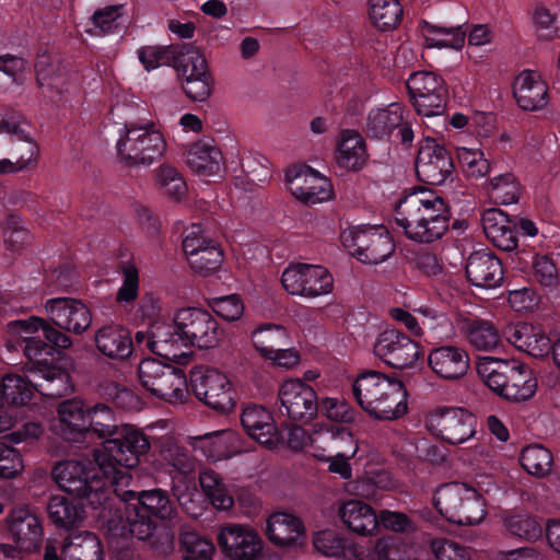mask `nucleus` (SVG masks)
Returning a JSON list of instances; mask_svg holds the SVG:
<instances>
[{
  "mask_svg": "<svg viewBox=\"0 0 560 560\" xmlns=\"http://www.w3.org/2000/svg\"><path fill=\"white\" fill-rule=\"evenodd\" d=\"M27 67L28 62L20 56L11 54L0 56V71L12 78V81L18 85L25 83Z\"/></svg>",
  "mask_w": 560,
  "mask_h": 560,
  "instance_id": "obj_64",
  "label": "nucleus"
},
{
  "mask_svg": "<svg viewBox=\"0 0 560 560\" xmlns=\"http://www.w3.org/2000/svg\"><path fill=\"white\" fill-rule=\"evenodd\" d=\"M180 545L187 552L183 559L190 560H212L214 552L213 544L198 535L195 532H182L179 536Z\"/></svg>",
  "mask_w": 560,
  "mask_h": 560,
  "instance_id": "obj_55",
  "label": "nucleus"
},
{
  "mask_svg": "<svg viewBox=\"0 0 560 560\" xmlns=\"http://www.w3.org/2000/svg\"><path fill=\"white\" fill-rule=\"evenodd\" d=\"M45 308L58 328L80 335L91 326V312L80 300L70 298L50 299L46 302Z\"/></svg>",
  "mask_w": 560,
  "mask_h": 560,
  "instance_id": "obj_21",
  "label": "nucleus"
},
{
  "mask_svg": "<svg viewBox=\"0 0 560 560\" xmlns=\"http://www.w3.org/2000/svg\"><path fill=\"white\" fill-rule=\"evenodd\" d=\"M421 314V327L423 334L427 332L431 338H448L452 332V322L448 316L429 306H421L417 310Z\"/></svg>",
  "mask_w": 560,
  "mask_h": 560,
  "instance_id": "obj_50",
  "label": "nucleus"
},
{
  "mask_svg": "<svg viewBox=\"0 0 560 560\" xmlns=\"http://www.w3.org/2000/svg\"><path fill=\"white\" fill-rule=\"evenodd\" d=\"M340 238L352 256L363 264H381L395 250L390 234L382 228H350L341 233Z\"/></svg>",
  "mask_w": 560,
  "mask_h": 560,
  "instance_id": "obj_13",
  "label": "nucleus"
},
{
  "mask_svg": "<svg viewBox=\"0 0 560 560\" xmlns=\"http://www.w3.org/2000/svg\"><path fill=\"white\" fill-rule=\"evenodd\" d=\"M65 560H103V548L100 539L91 533L77 538L63 549Z\"/></svg>",
  "mask_w": 560,
  "mask_h": 560,
  "instance_id": "obj_48",
  "label": "nucleus"
},
{
  "mask_svg": "<svg viewBox=\"0 0 560 560\" xmlns=\"http://www.w3.org/2000/svg\"><path fill=\"white\" fill-rule=\"evenodd\" d=\"M467 279L480 288L499 287L503 280V268L500 259L490 252L472 253L466 264Z\"/></svg>",
  "mask_w": 560,
  "mask_h": 560,
  "instance_id": "obj_26",
  "label": "nucleus"
},
{
  "mask_svg": "<svg viewBox=\"0 0 560 560\" xmlns=\"http://www.w3.org/2000/svg\"><path fill=\"white\" fill-rule=\"evenodd\" d=\"M281 282L287 292L305 298H317L332 290L334 280L319 265L293 264L284 269Z\"/></svg>",
  "mask_w": 560,
  "mask_h": 560,
  "instance_id": "obj_16",
  "label": "nucleus"
},
{
  "mask_svg": "<svg viewBox=\"0 0 560 560\" xmlns=\"http://www.w3.org/2000/svg\"><path fill=\"white\" fill-rule=\"evenodd\" d=\"M477 372L493 393L510 402L526 401L537 390L533 371L515 360L486 357L478 362Z\"/></svg>",
  "mask_w": 560,
  "mask_h": 560,
  "instance_id": "obj_5",
  "label": "nucleus"
},
{
  "mask_svg": "<svg viewBox=\"0 0 560 560\" xmlns=\"http://www.w3.org/2000/svg\"><path fill=\"white\" fill-rule=\"evenodd\" d=\"M221 151L209 141L199 140L187 151V164L192 172L201 176H212L220 172L222 164Z\"/></svg>",
  "mask_w": 560,
  "mask_h": 560,
  "instance_id": "obj_35",
  "label": "nucleus"
},
{
  "mask_svg": "<svg viewBox=\"0 0 560 560\" xmlns=\"http://www.w3.org/2000/svg\"><path fill=\"white\" fill-rule=\"evenodd\" d=\"M374 353L395 369L412 366L420 354L418 343L395 329L385 330L378 336Z\"/></svg>",
  "mask_w": 560,
  "mask_h": 560,
  "instance_id": "obj_20",
  "label": "nucleus"
},
{
  "mask_svg": "<svg viewBox=\"0 0 560 560\" xmlns=\"http://www.w3.org/2000/svg\"><path fill=\"white\" fill-rule=\"evenodd\" d=\"M513 94L524 110H539L548 103L547 84L534 71H523L516 77Z\"/></svg>",
  "mask_w": 560,
  "mask_h": 560,
  "instance_id": "obj_28",
  "label": "nucleus"
},
{
  "mask_svg": "<svg viewBox=\"0 0 560 560\" xmlns=\"http://www.w3.org/2000/svg\"><path fill=\"white\" fill-rule=\"evenodd\" d=\"M411 100L419 115L424 117L440 116L445 112L447 91L440 94L411 96Z\"/></svg>",
  "mask_w": 560,
  "mask_h": 560,
  "instance_id": "obj_60",
  "label": "nucleus"
},
{
  "mask_svg": "<svg viewBox=\"0 0 560 560\" xmlns=\"http://www.w3.org/2000/svg\"><path fill=\"white\" fill-rule=\"evenodd\" d=\"M173 68L188 98L195 102L208 100L213 90V78L205 56L190 44H183Z\"/></svg>",
  "mask_w": 560,
  "mask_h": 560,
  "instance_id": "obj_10",
  "label": "nucleus"
},
{
  "mask_svg": "<svg viewBox=\"0 0 560 560\" xmlns=\"http://www.w3.org/2000/svg\"><path fill=\"white\" fill-rule=\"evenodd\" d=\"M159 455L175 471L189 475L196 469L197 460L190 451L179 445L174 439L163 436L159 440Z\"/></svg>",
  "mask_w": 560,
  "mask_h": 560,
  "instance_id": "obj_40",
  "label": "nucleus"
},
{
  "mask_svg": "<svg viewBox=\"0 0 560 560\" xmlns=\"http://www.w3.org/2000/svg\"><path fill=\"white\" fill-rule=\"evenodd\" d=\"M46 509L50 521L58 528L72 529L83 518V510L62 495L50 498Z\"/></svg>",
  "mask_w": 560,
  "mask_h": 560,
  "instance_id": "obj_44",
  "label": "nucleus"
},
{
  "mask_svg": "<svg viewBox=\"0 0 560 560\" xmlns=\"http://www.w3.org/2000/svg\"><path fill=\"white\" fill-rule=\"evenodd\" d=\"M138 380L152 395L168 402H183L187 394L184 373L156 359H144L138 365Z\"/></svg>",
  "mask_w": 560,
  "mask_h": 560,
  "instance_id": "obj_11",
  "label": "nucleus"
},
{
  "mask_svg": "<svg viewBox=\"0 0 560 560\" xmlns=\"http://www.w3.org/2000/svg\"><path fill=\"white\" fill-rule=\"evenodd\" d=\"M533 276L537 282L547 288L558 284V270L547 256H537L533 261Z\"/></svg>",
  "mask_w": 560,
  "mask_h": 560,
  "instance_id": "obj_63",
  "label": "nucleus"
},
{
  "mask_svg": "<svg viewBox=\"0 0 560 560\" xmlns=\"http://www.w3.org/2000/svg\"><path fill=\"white\" fill-rule=\"evenodd\" d=\"M13 325L21 332L37 331L40 328L47 341L59 349H68L72 343L71 339L66 334L38 317L16 320Z\"/></svg>",
  "mask_w": 560,
  "mask_h": 560,
  "instance_id": "obj_51",
  "label": "nucleus"
},
{
  "mask_svg": "<svg viewBox=\"0 0 560 560\" xmlns=\"http://www.w3.org/2000/svg\"><path fill=\"white\" fill-rule=\"evenodd\" d=\"M477 424L476 416L460 407H435L425 419L430 433L450 445H460L472 440Z\"/></svg>",
  "mask_w": 560,
  "mask_h": 560,
  "instance_id": "obj_12",
  "label": "nucleus"
},
{
  "mask_svg": "<svg viewBox=\"0 0 560 560\" xmlns=\"http://www.w3.org/2000/svg\"><path fill=\"white\" fill-rule=\"evenodd\" d=\"M120 7L119 5H110L104 9L97 10L94 12L92 16L93 24L95 28L98 30L97 34H110L115 33L119 26Z\"/></svg>",
  "mask_w": 560,
  "mask_h": 560,
  "instance_id": "obj_62",
  "label": "nucleus"
},
{
  "mask_svg": "<svg viewBox=\"0 0 560 560\" xmlns=\"http://www.w3.org/2000/svg\"><path fill=\"white\" fill-rule=\"evenodd\" d=\"M428 362L438 376L450 381L462 378L469 369L467 351L457 346H442L433 349Z\"/></svg>",
  "mask_w": 560,
  "mask_h": 560,
  "instance_id": "obj_23",
  "label": "nucleus"
},
{
  "mask_svg": "<svg viewBox=\"0 0 560 560\" xmlns=\"http://www.w3.org/2000/svg\"><path fill=\"white\" fill-rule=\"evenodd\" d=\"M185 345L176 315L172 323L154 322L151 324V352L167 360H178L185 352Z\"/></svg>",
  "mask_w": 560,
  "mask_h": 560,
  "instance_id": "obj_27",
  "label": "nucleus"
},
{
  "mask_svg": "<svg viewBox=\"0 0 560 560\" xmlns=\"http://www.w3.org/2000/svg\"><path fill=\"white\" fill-rule=\"evenodd\" d=\"M241 422L250 438L261 444L273 443L277 428L272 415L265 407L253 405L244 408Z\"/></svg>",
  "mask_w": 560,
  "mask_h": 560,
  "instance_id": "obj_33",
  "label": "nucleus"
},
{
  "mask_svg": "<svg viewBox=\"0 0 560 560\" xmlns=\"http://www.w3.org/2000/svg\"><path fill=\"white\" fill-rule=\"evenodd\" d=\"M250 339L257 352L266 359L271 358L275 351L281 350V347L288 346L289 334L280 325L264 324L252 331Z\"/></svg>",
  "mask_w": 560,
  "mask_h": 560,
  "instance_id": "obj_38",
  "label": "nucleus"
},
{
  "mask_svg": "<svg viewBox=\"0 0 560 560\" xmlns=\"http://www.w3.org/2000/svg\"><path fill=\"white\" fill-rule=\"evenodd\" d=\"M279 411L292 421L308 422L317 413L318 404L315 390L301 380H288L278 390Z\"/></svg>",
  "mask_w": 560,
  "mask_h": 560,
  "instance_id": "obj_17",
  "label": "nucleus"
},
{
  "mask_svg": "<svg viewBox=\"0 0 560 560\" xmlns=\"http://www.w3.org/2000/svg\"><path fill=\"white\" fill-rule=\"evenodd\" d=\"M407 89L410 96L445 93L447 90L444 80L431 71L412 73L407 80Z\"/></svg>",
  "mask_w": 560,
  "mask_h": 560,
  "instance_id": "obj_54",
  "label": "nucleus"
},
{
  "mask_svg": "<svg viewBox=\"0 0 560 560\" xmlns=\"http://www.w3.org/2000/svg\"><path fill=\"white\" fill-rule=\"evenodd\" d=\"M218 545L230 560H257L262 556L264 542L249 526L231 524L220 529Z\"/></svg>",
  "mask_w": 560,
  "mask_h": 560,
  "instance_id": "obj_18",
  "label": "nucleus"
},
{
  "mask_svg": "<svg viewBox=\"0 0 560 560\" xmlns=\"http://www.w3.org/2000/svg\"><path fill=\"white\" fill-rule=\"evenodd\" d=\"M210 306L218 316L228 322L240 319L244 313V304L236 294L214 298Z\"/></svg>",
  "mask_w": 560,
  "mask_h": 560,
  "instance_id": "obj_61",
  "label": "nucleus"
},
{
  "mask_svg": "<svg viewBox=\"0 0 560 560\" xmlns=\"http://www.w3.org/2000/svg\"><path fill=\"white\" fill-rule=\"evenodd\" d=\"M430 547L438 560H470L469 549L451 539H432Z\"/></svg>",
  "mask_w": 560,
  "mask_h": 560,
  "instance_id": "obj_59",
  "label": "nucleus"
},
{
  "mask_svg": "<svg viewBox=\"0 0 560 560\" xmlns=\"http://www.w3.org/2000/svg\"><path fill=\"white\" fill-rule=\"evenodd\" d=\"M36 84L48 94H62L67 89L68 73L65 66L49 55H39L35 62Z\"/></svg>",
  "mask_w": 560,
  "mask_h": 560,
  "instance_id": "obj_31",
  "label": "nucleus"
},
{
  "mask_svg": "<svg viewBox=\"0 0 560 560\" xmlns=\"http://www.w3.org/2000/svg\"><path fill=\"white\" fill-rule=\"evenodd\" d=\"M97 350L112 360L124 361L133 352V340L128 328L109 324L98 328L94 334Z\"/></svg>",
  "mask_w": 560,
  "mask_h": 560,
  "instance_id": "obj_24",
  "label": "nucleus"
},
{
  "mask_svg": "<svg viewBox=\"0 0 560 560\" xmlns=\"http://www.w3.org/2000/svg\"><path fill=\"white\" fill-rule=\"evenodd\" d=\"M433 503L442 516L457 525H477L487 514L482 495L467 483L441 486L434 493Z\"/></svg>",
  "mask_w": 560,
  "mask_h": 560,
  "instance_id": "obj_6",
  "label": "nucleus"
},
{
  "mask_svg": "<svg viewBox=\"0 0 560 560\" xmlns=\"http://www.w3.org/2000/svg\"><path fill=\"white\" fill-rule=\"evenodd\" d=\"M149 450V439L140 429L120 424L115 434L103 442V450L94 452V459L110 486H129L132 478L126 469L136 467Z\"/></svg>",
  "mask_w": 560,
  "mask_h": 560,
  "instance_id": "obj_2",
  "label": "nucleus"
},
{
  "mask_svg": "<svg viewBox=\"0 0 560 560\" xmlns=\"http://www.w3.org/2000/svg\"><path fill=\"white\" fill-rule=\"evenodd\" d=\"M338 514L350 530L361 536L371 535L378 526V517L373 508L360 500L345 502Z\"/></svg>",
  "mask_w": 560,
  "mask_h": 560,
  "instance_id": "obj_30",
  "label": "nucleus"
},
{
  "mask_svg": "<svg viewBox=\"0 0 560 560\" xmlns=\"http://www.w3.org/2000/svg\"><path fill=\"white\" fill-rule=\"evenodd\" d=\"M115 412L105 404H96L88 408V423L85 433L107 441L119 428Z\"/></svg>",
  "mask_w": 560,
  "mask_h": 560,
  "instance_id": "obj_43",
  "label": "nucleus"
},
{
  "mask_svg": "<svg viewBox=\"0 0 560 560\" xmlns=\"http://www.w3.org/2000/svg\"><path fill=\"white\" fill-rule=\"evenodd\" d=\"M450 209L434 190L418 187L406 194L395 207V221L404 234L418 243L440 240L448 229Z\"/></svg>",
  "mask_w": 560,
  "mask_h": 560,
  "instance_id": "obj_1",
  "label": "nucleus"
},
{
  "mask_svg": "<svg viewBox=\"0 0 560 560\" xmlns=\"http://www.w3.org/2000/svg\"><path fill=\"white\" fill-rule=\"evenodd\" d=\"M506 529L514 536L526 540H536L541 536L539 523L527 514H513L504 517Z\"/></svg>",
  "mask_w": 560,
  "mask_h": 560,
  "instance_id": "obj_56",
  "label": "nucleus"
},
{
  "mask_svg": "<svg viewBox=\"0 0 560 560\" xmlns=\"http://www.w3.org/2000/svg\"><path fill=\"white\" fill-rule=\"evenodd\" d=\"M453 170L451 153L435 139L425 138L416 160L418 178L429 185H441L452 175Z\"/></svg>",
  "mask_w": 560,
  "mask_h": 560,
  "instance_id": "obj_19",
  "label": "nucleus"
},
{
  "mask_svg": "<svg viewBox=\"0 0 560 560\" xmlns=\"http://www.w3.org/2000/svg\"><path fill=\"white\" fill-rule=\"evenodd\" d=\"M402 109L397 104L387 108H376L370 112L366 120V132L369 136L383 139L401 125Z\"/></svg>",
  "mask_w": 560,
  "mask_h": 560,
  "instance_id": "obj_41",
  "label": "nucleus"
},
{
  "mask_svg": "<svg viewBox=\"0 0 560 560\" xmlns=\"http://www.w3.org/2000/svg\"><path fill=\"white\" fill-rule=\"evenodd\" d=\"M59 433L71 442H75L86 430L88 409L79 399H68L58 405Z\"/></svg>",
  "mask_w": 560,
  "mask_h": 560,
  "instance_id": "obj_32",
  "label": "nucleus"
},
{
  "mask_svg": "<svg viewBox=\"0 0 560 560\" xmlns=\"http://www.w3.org/2000/svg\"><path fill=\"white\" fill-rule=\"evenodd\" d=\"M37 144L21 128V115L0 119V175L15 174L36 160Z\"/></svg>",
  "mask_w": 560,
  "mask_h": 560,
  "instance_id": "obj_9",
  "label": "nucleus"
},
{
  "mask_svg": "<svg viewBox=\"0 0 560 560\" xmlns=\"http://www.w3.org/2000/svg\"><path fill=\"white\" fill-rule=\"evenodd\" d=\"M373 550L377 560H415L408 555L407 545L395 537L378 538Z\"/></svg>",
  "mask_w": 560,
  "mask_h": 560,
  "instance_id": "obj_58",
  "label": "nucleus"
},
{
  "mask_svg": "<svg viewBox=\"0 0 560 560\" xmlns=\"http://www.w3.org/2000/svg\"><path fill=\"white\" fill-rule=\"evenodd\" d=\"M464 332L469 345L478 351H494L502 346L498 327L488 319L467 318Z\"/></svg>",
  "mask_w": 560,
  "mask_h": 560,
  "instance_id": "obj_34",
  "label": "nucleus"
},
{
  "mask_svg": "<svg viewBox=\"0 0 560 560\" xmlns=\"http://www.w3.org/2000/svg\"><path fill=\"white\" fill-rule=\"evenodd\" d=\"M190 386L195 396L213 410L222 413L233 410L231 384L218 370L203 366L192 369Z\"/></svg>",
  "mask_w": 560,
  "mask_h": 560,
  "instance_id": "obj_14",
  "label": "nucleus"
},
{
  "mask_svg": "<svg viewBox=\"0 0 560 560\" xmlns=\"http://www.w3.org/2000/svg\"><path fill=\"white\" fill-rule=\"evenodd\" d=\"M155 182L159 189L168 199L182 201L187 195V185L176 168L162 165L155 172Z\"/></svg>",
  "mask_w": 560,
  "mask_h": 560,
  "instance_id": "obj_47",
  "label": "nucleus"
},
{
  "mask_svg": "<svg viewBox=\"0 0 560 560\" xmlns=\"http://www.w3.org/2000/svg\"><path fill=\"white\" fill-rule=\"evenodd\" d=\"M180 45L171 46H144L138 51V57L147 70L155 69L163 65L174 66Z\"/></svg>",
  "mask_w": 560,
  "mask_h": 560,
  "instance_id": "obj_52",
  "label": "nucleus"
},
{
  "mask_svg": "<svg viewBox=\"0 0 560 560\" xmlns=\"http://www.w3.org/2000/svg\"><path fill=\"white\" fill-rule=\"evenodd\" d=\"M176 323L185 348L195 346L211 349L219 345L221 330L215 318L207 311L196 307L182 308L176 313Z\"/></svg>",
  "mask_w": 560,
  "mask_h": 560,
  "instance_id": "obj_15",
  "label": "nucleus"
},
{
  "mask_svg": "<svg viewBox=\"0 0 560 560\" xmlns=\"http://www.w3.org/2000/svg\"><path fill=\"white\" fill-rule=\"evenodd\" d=\"M421 33L429 46L454 49H460L466 37V31L462 25L443 26L423 22Z\"/></svg>",
  "mask_w": 560,
  "mask_h": 560,
  "instance_id": "obj_42",
  "label": "nucleus"
},
{
  "mask_svg": "<svg viewBox=\"0 0 560 560\" xmlns=\"http://www.w3.org/2000/svg\"><path fill=\"white\" fill-rule=\"evenodd\" d=\"M38 386L18 374L4 375L1 378V409L4 405H26L32 399L34 390H39Z\"/></svg>",
  "mask_w": 560,
  "mask_h": 560,
  "instance_id": "obj_39",
  "label": "nucleus"
},
{
  "mask_svg": "<svg viewBox=\"0 0 560 560\" xmlns=\"http://www.w3.org/2000/svg\"><path fill=\"white\" fill-rule=\"evenodd\" d=\"M112 487L116 497L127 503L128 529L139 540H145L155 533L158 525L154 518L172 521L177 516L176 505L166 490L135 491L119 483Z\"/></svg>",
  "mask_w": 560,
  "mask_h": 560,
  "instance_id": "obj_3",
  "label": "nucleus"
},
{
  "mask_svg": "<svg viewBox=\"0 0 560 560\" xmlns=\"http://www.w3.org/2000/svg\"><path fill=\"white\" fill-rule=\"evenodd\" d=\"M54 480L66 492L81 499L94 509L101 506L108 497L107 478L100 477L92 468L75 460L55 464L51 470Z\"/></svg>",
  "mask_w": 560,
  "mask_h": 560,
  "instance_id": "obj_8",
  "label": "nucleus"
},
{
  "mask_svg": "<svg viewBox=\"0 0 560 560\" xmlns=\"http://www.w3.org/2000/svg\"><path fill=\"white\" fill-rule=\"evenodd\" d=\"M10 532L19 548L26 552L39 550L43 542V527L39 518L26 508L11 513Z\"/></svg>",
  "mask_w": 560,
  "mask_h": 560,
  "instance_id": "obj_25",
  "label": "nucleus"
},
{
  "mask_svg": "<svg viewBox=\"0 0 560 560\" xmlns=\"http://www.w3.org/2000/svg\"><path fill=\"white\" fill-rule=\"evenodd\" d=\"M336 161L348 171L361 168L366 161L365 143L362 136L354 130H345L338 143Z\"/></svg>",
  "mask_w": 560,
  "mask_h": 560,
  "instance_id": "obj_36",
  "label": "nucleus"
},
{
  "mask_svg": "<svg viewBox=\"0 0 560 560\" xmlns=\"http://www.w3.org/2000/svg\"><path fill=\"white\" fill-rule=\"evenodd\" d=\"M223 262V252L214 243L208 245L203 250L194 254L188 259L190 268L200 276L207 277L220 269Z\"/></svg>",
  "mask_w": 560,
  "mask_h": 560,
  "instance_id": "obj_53",
  "label": "nucleus"
},
{
  "mask_svg": "<svg viewBox=\"0 0 560 560\" xmlns=\"http://www.w3.org/2000/svg\"><path fill=\"white\" fill-rule=\"evenodd\" d=\"M458 160L470 178H481L490 173V162L480 150L463 148L458 150Z\"/></svg>",
  "mask_w": 560,
  "mask_h": 560,
  "instance_id": "obj_57",
  "label": "nucleus"
},
{
  "mask_svg": "<svg viewBox=\"0 0 560 560\" xmlns=\"http://www.w3.org/2000/svg\"><path fill=\"white\" fill-rule=\"evenodd\" d=\"M361 408L377 420H395L407 412V390L402 382L376 371L361 374L353 383Z\"/></svg>",
  "mask_w": 560,
  "mask_h": 560,
  "instance_id": "obj_4",
  "label": "nucleus"
},
{
  "mask_svg": "<svg viewBox=\"0 0 560 560\" xmlns=\"http://www.w3.org/2000/svg\"><path fill=\"white\" fill-rule=\"evenodd\" d=\"M521 465L530 475L545 477L552 467L551 453L541 445H529L522 450Z\"/></svg>",
  "mask_w": 560,
  "mask_h": 560,
  "instance_id": "obj_49",
  "label": "nucleus"
},
{
  "mask_svg": "<svg viewBox=\"0 0 560 560\" xmlns=\"http://www.w3.org/2000/svg\"><path fill=\"white\" fill-rule=\"evenodd\" d=\"M198 480L203 493L217 510L229 511L233 508L234 498L220 474L205 468L199 472Z\"/></svg>",
  "mask_w": 560,
  "mask_h": 560,
  "instance_id": "obj_37",
  "label": "nucleus"
},
{
  "mask_svg": "<svg viewBox=\"0 0 560 560\" xmlns=\"http://www.w3.org/2000/svg\"><path fill=\"white\" fill-rule=\"evenodd\" d=\"M165 150L164 136L153 122L126 125L117 142L118 158L126 166L151 165Z\"/></svg>",
  "mask_w": 560,
  "mask_h": 560,
  "instance_id": "obj_7",
  "label": "nucleus"
},
{
  "mask_svg": "<svg viewBox=\"0 0 560 560\" xmlns=\"http://www.w3.org/2000/svg\"><path fill=\"white\" fill-rule=\"evenodd\" d=\"M266 534L272 544L279 547H291L298 545L304 536V525L293 514L276 512L267 520Z\"/></svg>",
  "mask_w": 560,
  "mask_h": 560,
  "instance_id": "obj_29",
  "label": "nucleus"
},
{
  "mask_svg": "<svg viewBox=\"0 0 560 560\" xmlns=\"http://www.w3.org/2000/svg\"><path fill=\"white\" fill-rule=\"evenodd\" d=\"M287 179L292 195L305 205L322 203L332 197L329 179L311 168L296 173L293 177L287 173Z\"/></svg>",
  "mask_w": 560,
  "mask_h": 560,
  "instance_id": "obj_22",
  "label": "nucleus"
},
{
  "mask_svg": "<svg viewBox=\"0 0 560 560\" xmlns=\"http://www.w3.org/2000/svg\"><path fill=\"white\" fill-rule=\"evenodd\" d=\"M487 192L494 203L510 205L520 199L521 185L512 173H505L490 179Z\"/></svg>",
  "mask_w": 560,
  "mask_h": 560,
  "instance_id": "obj_45",
  "label": "nucleus"
},
{
  "mask_svg": "<svg viewBox=\"0 0 560 560\" xmlns=\"http://www.w3.org/2000/svg\"><path fill=\"white\" fill-rule=\"evenodd\" d=\"M370 19L382 31L394 28L402 14L397 0H369Z\"/></svg>",
  "mask_w": 560,
  "mask_h": 560,
  "instance_id": "obj_46",
  "label": "nucleus"
}]
</instances>
